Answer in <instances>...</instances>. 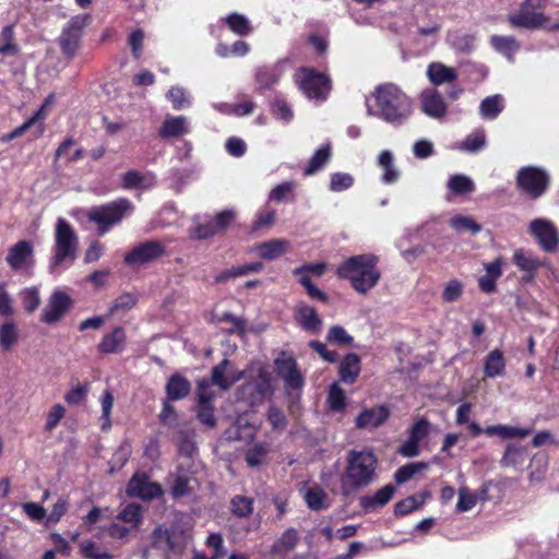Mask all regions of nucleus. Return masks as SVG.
Instances as JSON below:
<instances>
[{
  "label": "nucleus",
  "instance_id": "nucleus-8",
  "mask_svg": "<svg viewBox=\"0 0 559 559\" xmlns=\"http://www.w3.org/2000/svg\"><path fill=\"white\" fill-rule=\"evenodd\" d=\"M74 300L72 297L61 289L52 292L48 298L46 307L40 313V322L46 324H55L73 308Z\"/></svg>",
  "mask_w": 559,
  "mask_h": 559
},
{
  "label": "nucleus",
  "instance_id": "nucleus-24",
  "mask_svg": "<svg viewBox=\"0 0 559 559\" xmlns=\"http://www.w3.org/2000/svg\"><path fill=\"white\" fill-rule=\"evenodd\" d=\"M361 370V360L356 353L346 354L338 366L340 380L346 384H354Z\"/></svg>",
  "mask_w": 559,
  "mask_h": 559
},
{
  "label": "nucleus",
  "instance_id": "nucleus-23",
  "mask_svg": "<svg viewBox=\"0 0 559 559\" xmlns=\"http://www.w3.org/2000/svg\"><path fill=\"white\" fill-rule=\"evenodd\" d=\"M512 262L519 270L526 273V275L523 276L525 282L533 281L537 270L542 266V262L538 258L522 248L514 251Z\"/></svg>",
  "mask_w": 559,
  "mask_h": 559
},
{
  "label": "nucleus",
  "instance_id": "nucleus-4",
  "mask_svg": "<svg viewBox=\"0 0 559 559\" xmlns=\"http://www.w3.org/2000/svg\"><path fill=\"white\" fill-rule=\"evenodd\" d=\"M78 237L71 224L59 217L56 224L55 253L51 260V269L61 265L66 261L73 262L76 258Z\"/></svg>",
  "mask_w": 559,
  "mask_h": 559
},
{
  "label": "nucleus",
  "instance_id": "nucleus-60",
  "mask_svg": "<svg viewBox=\"0 0 559 559\" xmlns=\"http://www.w3.org/2000/svg\"><path fill=\"white\" fill-rule=\"evenodd\" d=\"M477 503V498L467 488L461 487L459 489V500L456 503L457 512H466L472 510Z\"/></svg>",
  "mask_w": 559,
  "mask_h": 559
},
{
  "label": "nucleus",
  "instance_id": "nucleus-36",
  "mask_svg": "<svg viewBox=\"0 0 559 559\" xmlns=\"http://www.w3.org/2000/svg\"><path fill=\"white\" fill-rule=\"evenodd\" d=\"M485 433L489 437L498 436L502 439H513V438H525L531 433V430L527 428H519L508 425H496L488 426L485 429Z\"/></svg>",
  "mask_w": 559,
  "mask_h": 559
},
{
  "label": "nucleus",
  "instance_id": "nucleus-41",
  "mask_svg": "<svg viewBox=\"0 0 559 559\" xmlns=\"http://www.w3.org/2000/svg\"><path fill=\"white\" fill-rule=\"evenodd\" d=\"M147 177L135 169L126 171L121 177V187L124 190H144L151 185L146 183Z\"/></svg>",
  "mask_w": 559,
  "mask_h": 559
},
{
  "label": "nucleus",
  "instance_id": "nucleus-63",
  "mask_svg": "<svg viewBox=\"0 0 559 559\" xmlns=\"http://www.w3.org/2000/svg\"><path fill=\"white\" fill-rule=\"evenodd\" d=\"M88 392V384H81L78 383V385L70 391H68L64 395V401L70 405H79L81 404L87 395Z\"/></svg>",
  "mask_w": 559,
  "mask_h": 559
},
{
  "label": "nucleus",
  "instance_id": "nucleus-31",
  "mask_svg": "<svg viewBox=\"0 0 559 559\" xmlns=\"http://www.w3.org/2000/svg\"><path fill=\"white\" fill-rule=\"evenodd\" d=\"M400 108L401 107H367L369 115L379 117L393 124H401L411 114L407 108L404 107V110H400Z\"/></svg>",
  "mask_w": 559,
  "mask_h": 559
},
{
  "label": "nucleus",
  "instance_id": "nucleus-13",
  "mask_svg": "<svg viewBox=\"0 0 559 559\" xmlns=\"http://www.w3.org/2000/svg\"><path fill=\"white\" fill-rule=\"evenodd\" d=\"M182 538L183 532L162 525L155 527L152 532L153 547L167 554L180 551L183 548L182 543H180Z\"/></svg>",
  "mask_w": 559,
  "mask_h": 559
},
{
  "label": "nucleus",
  "instance_id": "nucleus-3",
  "mask_svg": "<svg viewBox=\"0 0 559 559\" xmlns=\"http://www.w3.org/2000/svg\"><path fill=\"white\" fill-rule=\"evenodd\" d=\"M134 205L127 198H119L106 204L92 206L86 213L87 221L96 224L97 234L104 236L127 214H131Z\"/></svg>",
  "mask_w": 559,
  "mask_h": 559
},
{
  "label": "nucleus",
  "instance_id": "nucleus-40",
  "mask_svg": "<svg viewBox=\"0 0 559 559\" xmlns=\"http://www.w3.org/2000/svg\"><path fill=\"white\" fill-rule=\"evenodd\" d=\"M331 157L330 144L321 145L310 158L308 165L305 168V175H313L320 170Z\"/></svg>",
  "mask_w": 559,
  "mask_h": 559
},
{
  "label": "nucleus",
  "instance_id": "nucleus-34",
  "mask_svg": "<svg viewBox=\"0 0 559 559\" xmlns=\"http://www.w3.org/2000/svg\"><path fill=\"white\" fill-rule=\"evenodd\" d=\"M262 270H263L262 262L246 263L243 265H237V266H233L230 269L224 270L223 272H221L217 275L216 281L217 282H226L229 278L245 276L250 273H259Z\"/></svg>",
  "mask_w": 559,
  "mask_h": 559
},
{
  "label": "nucleus",
  "instance_id": "nucleus-42",
  "mask_svg": "<svg viewBox=\"0 0 559 559\" xmlns=\"http://www.w3.org/2000/svg\"><path fill=\"white\" fill-rule=\"evenodd\" d=\"M326 403L332 412H343L347 405L345 391L337 384L333 383L328 392Z\"/></svg>",
  "mask_w": 559,
  "mask_h": 559
},
{
  "label": "nucleus",
  "instance_id": "nucleus-27",
  "mask_svg": "<svg viewBox=\"0 0 559 559\" xmlns=\"http://www.w3.org/2000/svg\"><path fill=\"white\" fill-rule=\"evenodd\" d=\"M33 254V246L27 240H20L9 249L7 262L12 270L23 267L27 258Z\"/></svg>",
  "mask_w": 559,
  "mask_h": 559
},
{
  "label": "nucleus",
  "instance_id": "nucleus-59",
  "mask_svg": "<svg viewBox=\"0 0 559 559\" xmlns=\"http://www.w3.org/2000/svg\"><path fill=\"white\" fill-rule=\"evenodd\" d=\"M430 431V423L427 418L420 417L415 420L409 429V437L419 443L428 437Z\"/></svg>",
  "mask_w": 559,
  "mask_h": 559
},
{
  "label": "nucleus",
  "instance_id": "nucleus-1",
  "mask_svg": "<svg viewBox=\"0 0 559 559\" xmlns=\"http://www.w3.org/2000/svg\"><path fill=\"white\" fill-rule=\"evenodd\" d=\"M378 457L371 449L350 450L346 456V466L341 476V489L344 496L371 485L377 478Z\"/></svg>",
  "mask_w": 559,
  "mask_h": 559
},
{
  "label": "nucleus",
  "instance_id": "nucleus-5",
  "mask_svg": "<svg viewBox=\"0 0 559 559\" xmlns=\"http://www.w3.org/2000/svg\"><path fill=\"white\" fill-rule=\"evenodd\" d=\"M516 188L532 200L540 198L548 189V174L535 166L522 167L515 179Z\"/></svg>",
  "mask_w": 559,
  "mask_h": 559
},
{
  "label": "nucleus",
  "instance_id": "nucleus-62",
  "mask_svg": "<svg viewBox=\"0 0 559 559\" xmlns=\"http://www.w3.org/2000/svg\"><path fill=\"white\" fill-rule=\"evenodd\" d=\"M523 455V449L515 444H508L501 459L503 466H515L520 463Z\"/></svg>",
  "mask_w": 559,
  "mask_h": 559
},
{
  "label": "nucleus",
  "instance_id": "nucleus-28",
  "mask_svg": "<svg viewBox=\"0 0 559 559\" xmlns=\"http://www.w3.org/2000/svg\"><path fill=\"white\" fill-rule=\"evenodd\" d=\"M427 76L433 85H441L454 82L457 79V72L454 68L441 62H432L427 68Z\"/></svg>",
  "mask_w": 559,
  "mask_h": 559
},
{
  "label": "nucleus",
  "instance_id": "nucleus-20",
  "mask_svg": "<svg viewBox=\"0 0 559 559\" xmlns=\"http://www.w3.org/2000/svg\"><path fill=\"white\" fill-rule=\"evenodd\" d=\"M396 488L392 484H388L377 490L373 495H366L359 498V506L366 512L370 513L379 508L386 506L393 498Z\"/></svg>",
  "mask_w": 559,
  "mask_h": 559
},
{
  "label": "nucleus",
  "instance_id": "nucleus-7",
  "mask_svg": "<svg viewBox=\"0 0 559 559\" xmlns=\"http://www.w3.org/2000/svg\"><path fill=\"white\" fill-rule=\"evenodd\" d=\"M126 493L130 498L152 501L163 497L164 490L160 484L151 480L147 473L136 472L129 479L126 487Z\"/></svg>",
  "mask_w": 559,
  "mask_h": 559
},
{
  "label": "nucleus",
  "instance_id": "nucleus-64",
  "mask_svg": "<svg viewBox=\"0 0 559 559\" xmlns=\"http://www.w3.org/2000/svg\"><path fill=\"white\" fill-rule=\"evenodd\" d=\"M192 492V488L189 486V478L186 476H177L174 479V484L170 488L173 498L178 499L181 497L189 496Z\"/></svg>",
  "mask_w": 559,
  "mask_h": 559
},
{
  "label": "nucleus",
  "instance_id": "nucleus-25",
  "mask_svg": "<svg viewBox=\"0 0 559 559\" xmlns=\"http://www.w3.org/2000/svg\"><path fill=\"white\" fill-rule=\"evenodd\" d=\"M191 392L190 381L182 374L173 373L165 385L166 397L169 401H180L186 399Z\"/></svg>",
  "mask_w": 559,
  "mask_h": 559
},
{
  "label": "nucleus",
  "instance_id": "nucleus-54",
  "mask_svg": "<svg viewBox=\"0 0 559 559\" xmlns=\"http://www.w3.org/2000/svg\"><path fill=\"white\" fill-rule=\"evenodd\" d=\"M40 295L37 287L26 288L22 293V305L26 312L33 313L40 305Z\"/></svg>",
  "mask_w": 559,
  "mask_h": 559
},
{
  "label": "nucleus",
  "instance_id": "nucleus-38",
  "mask_svg": "<svg viewBox=\"0 0 559 559\" xmlns=\"http://www.w3.org/2000/svg\"><path fill=\"white\" fill-rule=\"evenodd\" d=\"M428 493L413 495L397 501L394 506V514L396 516H405L411 512L420 509Z\"/></svg>",
  "mask_w": 559,
  "mask_h": 559
},
{
  "label": "nucleus",
  "instance_id": "nucleus-52",
  "mask_svg": "<svg viewBox=\"0 0 559 559\" xmlns=\"http://www.w3.org/2000/svg\"><path fill=\"white\" fill-rule=\"evenodd\" d=\"M326 341L340 346H349L353 344L354 338L341 325H333L329 329Z\"/></svg>",
  "mask_w": 559,
  "mask_h": 559
},
{
  "label": "nucleus",
  "instance_id": "nucleus-46",
  "mask_svg": "<svg viewBox=\"0 0 559 559\" xmlns=\"http://www.w3.org/2000/svg\"><path fill=\"white\" fill-rule=\"evenodd\" d=\"M224 21L229 29L239 36L247 35L251 31L249 20L242 14L231 13Z\"/></svg>",
  "mask_w": 559,
  "mask_h": 559
},
{
  "label": "nucleus",
  "instance_id": "nucleus-35",
  "mask_svg": "<svg viewBox=\"0 0 559 559\" xmlns=\"http://www.w3.org/2000/svg\"><path fill=\"white\" fill-rule=\"evenodd\" d=\"M230 365V361L228 359H223L219 364L215 365L212 368V376H211V384L218 386L222 390H228L237 380L241 379L242 372L239 373L237 378H234L231 380H228L225 377V372L227 370V367Z\"/></svg>",
  "mask_w": 559,
  "mask_h": 559
},
{
  "label": "nucleus",
  "instance_id": "nucleus-50",
  "mask_svg": "<svg viewBox=\"0 0 559 559\" xmlns=\"http://www.w3.org/2000/svg\"><path fill=\"white\" fill-rule=\"evenodd\" d=\"M448 187L455 194H466L474 190V182L464 175H454L449 179Z\"/></svg>",
  "mask_w": 559,
  "mask_h": 559
},
{
  "label": "nucleus",
  "instance_id": "nucleus-2",
  "mask_svg": "<svg viewBox=\"0 0 559 559\" xmlns=\"http://www.w3.org/2000/svg\"><path fill=\"white\" fill-rule=\"evenodd\" d=\"M379 258L373 253L356 254L345 259L336 269L338 278L347 280L352 288L359 294H367L376 287L381 278L378 269Z\"/></svg>",
  "mask_w": 559,
  "mask_h": 559
},
{
  "label": "nucleus",
  "instance_id": "nucleus-26",
  "mask_svg": "<svg viewBox=\"0 0 559 559\" xmlns=\"http://www.w3.org/2000/svg\"><path fill=\"white\" fill-rule=\"evenodd\" d=\"M190 132L189 122L183 116L167 117L159 130L158 135L162 139L181 138Z\"/></svg>",
  "mask_w": 559,
  "mask_h": 559
},
{
  "label": "nucleus",
  "instance_id": "nucleus-18",
  "mask_svg": "<svg viewBox=\"0 0 559 559\" xmlns=\"http://www.w3.org/2000/svg\"><path fill=\"white\" fill-rule=\"evenodd\" d=\"M127 346V331L123 326H115L110 332L105 333L97 344V352L102 355L120 354Z\"/></svg>",
  "mask_w": 559,
  "mask_h": 559
},
{
  "label": "nucleus",
  "instance_id": "nucleus-10",
  "mask_svg": "<svg viewBox=\"0 0 559 559\" xmlns=\"http://www.w3.org/2000/svg\"><path fill=\"white\" fill-rule=\"evenodd\" d=\"M284 355V353L282 354ZM277 374L284 380L287 391H299L305 385V379L298 369V364L293 356L277 357L274 360Z\"/></svg>",
  "mask_w": 559,
  "mask_h": 559
},
{
  "label": "nucleus",
  "instance_id": "nucleus-29",
  "mask_svg": "<svg viewBox=\"0 0 559 559\" xmlns=\"http://www.w3.org/2000/svg\"><path fill=\"white\" fill-rule=\"evenodd\" d=\"M378 166L382 168L383 173L381 180L385 185L395 183L400 179V170L394 165V155L391 151H381L378 155Z\"/></svg>",
  "mask_w": 559,
  "mask_h": 559
},
{
  "label": "nucleus",
  "instance_id": "nucleus-19",
  "mask_svg": "<svg viewBox=\"0 0 559 559\" xmlns=\"http://www.w3.org/2000/svg\"><path fill=\"white\" fill-rule=\"evenodd\" d=\"M46 107H39V109L28 118L24 123L13 129L11 132L5 133L1 140L3 142H8L14 140L16 138L22 136L27 130H32V134L34 139L39 138L44 133V120L45 115L44 110Z\"/></svg>",
  "mask_w": 559,
  "mask_h": 559
},
{
  "label": "nucleus",
  "instance_id": "nucleus-15",
  "mask_svg": "<svg viewBox=\"0 0 559 559\" xmlns=\"http://www.w3.org/2000/svg\"><path fill=\"white\" fill-rule=\"evenodd\" d=\"M210 383L207 380L202 379L198 381L197 395L199 408L197 412V418L206 427L214 428L216 426L214 407L212 405L214 395L207 392Z\"/></svg>",
  "mask_w": 559,
  "mask_h": 559
},
{
  "label": "nucleus",
  "instance_id": "nucleus-33",
  "mask_svg": "<svg viewBox=\"0 0 559 559\" xmlns=\"http://www.w3.org/2000/svg\"><path fill=\"white\" fill-rule=\"evenodd\" d=\"M288 241L284 239H272L264 241L257 247L259 255L264 260H274L287 250Z\"/></svg>",
  "mask_w": 559,
  "mask_h": 559
},
{
  "label": "nucleus",
  "instance_id": "nucleus-9",
  "mask_svg": "<svg viewBox=\"0 0 559 559\" xmlns=\"http://www.w3.org/2000/svg\"><path fill=\"white\" fill-rule=\"evenodd\" d=\"M166 247L162 241L146 240L127 252L124 263L130 266L144 265L158 260L166 255Z\"/></svg>",
  "mask_w": 559,
  "mask_h": 559
},
{
  "label": "nucleus",
  "instance_id": "nucleus-58",
  "mask_svg": "<svg viewBox=\"0 0 559 559\" xmlns=\"http://www.w3.org/2000/svg\"><path fill=\"white\" fill-rule=\"evenodd\" d=\"M298 282L305 287L308 296L311 298V299H314V300H318V301H321V302H328L329 300V296L322 292L321 289H319L311 281L310 276L309 275H301L299 278H298Z\"/></svg>",
  "mask_w": 559,
  "mask_h": 559
},
{
  "label": "nucleus",
  "instance_id": "nucleus-39",
  "mask_svg": "<svg viewBox=\"0 0 559 559\" xmlns=\"http://www.w3.org/2000/svg\"><path fill=\"white\" fill-rule=\"evenodd\" d=\"M253 498L236 495L230 499V512L238 519H247L253 513Z\"/></svg>",
  "mask_w": 559,
  "mask_h": 559
},
{
  "label": "nucleus",
  "instance_id": "nucleus-30",
  "mask_svg": "<svg viewBox=\"0 0 559 559\" xmlns=\"http://www.w3.org/2000/svg\"><path fill=\"white\" fill-rule=\"evenodd\" d=\"M506 370V359L501 349L496 348L485 357L484 373L487 378L502 376Z\"/></svg>",
  "mask_w": 559,
  "mask_h": 559
},
{
  "label": "nucleus",
  "instance_id": "nucleus-44",
  "mask_svg": "<svg viewBox=\"0 0 559 559\" xmlns=\"http://www.w3.org/2000/svg\"><path fill=\"white\" fill-rule=\"evenodd\" d=\"M80 552L86 559H112L114 556L95 542L85 540L80 545Z\"/></svg>",
  "mask_w": 559,
  "mask_h": 559
},
{
  "label": "nucleus",
  "instance_id": "nucleus-57",
  "mask_svg": "<svg viewBox=\"0 0 559 559\" xmlns=\"http://www.w3.org/2000/svg\"><path fill=\"white\" fill-rule=\"evenodd\" d=\"M354 185V178L347 173H333L331 175L330 190L341 192L349 189Z\"/></svg>",
  "mask_w": 559,
  "mask_h": 559
},
{
  "label": "nucleus",
  "instance_id": "nucleus-16",
  "mask_svg": "<svg viewBox=\"0 0 559 559\" xmlns=\"http://www.w3.org/2000/svg\"><path fill=\"white\" fill-rule=\"evenodd\" d=\"M259 378L258 381L247 382L238 389L240 399L246 400L250 405L263 402L272 391L269 376L265 372H260Z\"/></svg>",
  "mask_w": 559,
  "mask_h": 559
},
{
  "label": "nucleus",
  "instance_id": "nucleus-45",
  "mask_svg": "<svg viewBox=\"0 0 559 559\" xmlns=\"http://www.w3.org/2000/svg\"><path fill=\"white\" fill-rule=\"evenodd\" d=\"M490 41L496 50L508 58H511L519 49V44L513 37L495 35Z\"/></svg>",
  "mask_w": 559,
  "mask_h": 559
},
{
  "label": "nucleus",
  "instance_id": "nucleus-56",
  "mask_svg": "<svg viewBox=\"0 0 559 559\" xmlns=\"http://www.w3.org/2000/svg\"><path fill=\"white\" fill-rule=\"evenodd\" d=\"M136 304V298L129 293H124L118 296L108 309V316H114L118 311H128L132 309Z\"/></svg>",
  "mask_w": 559,
  "mask_h": 559
},
{
  "label": "nucleus",
  "instance_id": "nucleus-43",
  "mask_svg": "<svg viewBox=\"0 0 559 559\" xmlns=\"http://www.w3.org/2000/svg\"><path fill=\"white\" fill-rule=\"evenodd\" d=\"M486 145V134L483 129H477L468 134L461 143L460 148L465 152L475 153L483 150Z\"/></svg>",
  "mask_w": 559,
  "mask_h": 559
},
{
  "label": "nucleus",
  "instance_id": "nucleus-6",
  "mask_svg": "<svg viewBox=\"0 0 559 559\" xmlns=\"http://www.w3.org/2000/svg\"><path fill=\"white\" fill-rule=\"evenodd\" d=\"M299 88L308 96L309 99L325 100L331 91L330 79L316 72L313 69L302 68L295 76Z\"/></svg>",
  "mask_w": 559,
  "mask_h": 559
},
{
  "label": "nucleus",
  "instance_id": "nucleus-14",
  "mask_svg": "<svg viewBox=\"0 0 559 559\" xmlns=\"http://www.w3.org/2000/svg\"><path fill=\"white\" fill-rule=\"evenodd\" d=\"M83 20L79 16L71 19L63 27L58 38L60 48L68 58L74 57L82 36Z\"/></svg>",
  "mask_w": 559,
  "mask_h": 559
},
{
  "label": "nucleus",
  "instance_id": "nucleus-55",
  "mask_svg": "<svg viewBox=\"0 0 559 559\" xmlns=\"http://www.w3.org/2000/svg\"><path fill=\"white\" fill-rule=\"evenodd\" d=\"M451 227L457 231L468 230L473 235L481 230V226L469 216L457 215L451 219Z\"/></svg>",
  "mask_w": 559,
  "mask_h": 559
},
{
  "label": "nucleus",
  "instance_id": "nucleus-47",
  "mask_svg": "<svg viewBox=\"0 0 559 559\" xmlns=\"http://www.w3.org/2000/svg\"><path fill=\"white\" fill-rule=\"evenodd\" d=\"M427 467L424 462L408 463L399 467L394 473V480L396 484L402 485L414 477L420 469Z\"/></svg>",
  "mask_w": 559,
  "mask_h": 559
},
{
  "label": "nucleus",
  "instance_id": "nucleus-12",
  "mask_svg": "<svg viewBox=\"0 0 559 559\" xmlns=\"http://www.w3.org/2000/svg\"><path fill=\"white\" fill-rule=\"evenodd\" d=\"M509 21L513 26L516 27H544L548 31L559 29V21L557 23H550L548 17L544 13L535 12V10H530L524 7H521L519 13L511 15L509 17Z\"/></svg>",
  "mask_w": 559,
  "mask_h": 559
},
{
  "label": "nucleus",
  "instance_id": "nucleus-48",
  "mask_svg": "<svg viewBox=\"0 0 559 559\" xmlns=\"http://www.w3.org/2000/svg\"><path fill=\"white\" fill-rule=\"evenodd\" d=\"M102 404V430L107 431L111 428L110 414L114 406V395L110 391L106 390L100 396Z\"/></svg>",
  "mask_w": 559,
  "mask_h": 559
},
{
  "label": "nucleus",
  "instance_id": "nucleus-17",
  "mask_svg": "<svg viewBox=\"0 0 559 559\" xmlns=\"http://www.w3.org/2000/svg\"><path fill=\"white\" fill-rule=\"evenodd\" d=\"M390 414V408L386 405L364 408L355 419V427L357 429L378 428L389 419Z\"/></svg>",
  "mask_w": 559,
  "mask_h": 559
},
{
  "label": "nucleus",
  "instance_id": "nucleus-49",
  "mask_svg": "<svg viewBox=\"0 0 559 559\" xmlns=\"http://www.w3.org/2000/svg\"><path fill=\"white\" fill-rule=\"evenodd\" d=\"M299 537L298 533L294 527H289L284 531L282 536L275 542L274 548L277 551H290L298 544Z\"/></svg>",
  "mask_w": 559,
  "mask_h": 559
},
{
  "label": "nucleus",
  "instance_id": "nucleus-51",
  "mask_svg": "<svg viewBox=\"0 0 559 559\" xmlns=\"http://www.w3.org/2000/svg\"><path fill=\"white\" fill-rule=\"evenodd\" d=\"M118 519L122 522L130 523L134 526L142 522V507L139 503L127 504L118 515Z\"/></svg>",
  "mask_w": 559,
  "mask_h": 559
},
{
  "label": "nucleus",
  "instance_id": "nucleus-37",
  "mask_svg": "<svg viewBox=\"0 0 559 559\" xmlns=\"http://www.w3.org/2000/svg\"><path fill=\"white\" fill-rule=\"evenodd\" d=\"M270 451V444L265 442L254 443L247 450L245 454V461L249 467H258L266 463Z\"/></svg>",
  "mask_w": 559,
  "mask_h": 559
},
{
  "label": "nucleus",
  "instance_id": "nucleus-22",
  "mask_svg": "<svg viewBox=\"0 0 559 559\" xmlns=\"http://www.w3.org/2000/svg\"><path fill=\"white\" fill-rule=\"evenodd\" d=\"M295 319L307 332L318 333L322 328V320L317 310L302 301L296 306Z\"/></svg>",
  "mask_w": 559,
  "mask_h": 559
},
{
  "label": "nucleus",
  "instance_id": "nucleus-61",
  "mask_svg": "<svg viewBox=\"0 0 559 559\" xmlns=\"http://www.w3.org/2000/svg\"><path fill=\"white\" fill-rule=\"evenodd\" d=\"M66 416V408L62 404H55L49 413L47 414V419L45 424L46 431H52L60 423V420Z\"/></svg>",
  "mask_w": 559,
  "mask_h": 559
},
{
  "label": "nucleus",
  "instance_id": "nucleus-53",
  "mask_svg": "<svg viewBox=\"0 0 559 559\" xmlns=\"http://www.w3.org/2000/svg\"><path fill=\"white\" fill-rule=\"evenodd\" d=\"M17 340L16 325L13 322H5L0 326V345L9 350Z\"/></svg>",
  "mask_w": 559,
  "mask_h": 559
},
{
  "label": "nucleus",
  "instance_id": "nucleus-11",
  "mask_svg": "<svg viewBox=\"0 0 559 559\" xmlns=\"http://www.w3.org/2000/svg\"><path fill=\"white\" fill-rule=\"evenodd\" d=\"M530 233L536 238L542 249L546 252H555L559 245V233L552 223L536 218L530 224Z\"/></svg>",
  "mask_w": 559,
  "mask_h": 559
},
{
  "label": "nucleus",
  "instance_id": "nucleus-32",
  "mask_svg": "<svg viewBox=\"0 0 559 559\" xmlns=\"http://www.w3.org/2000/svg\"><path fill=\"white\" fill-rule=\"evenodd\" d=\"M304 499L307 507L312 511H321L330 507L326 492L317 485L306 489Z\"/></svg>",
  "mask_w": 559,
  "mask_h": 559
},
{
  "label": "nucleus",
  "instance_id": "nucleus-21",
  "mask_svg": "<svg viewBox=\"0 0 559 559\" xmlns=\"http://www.w3.org/2000/svg\"><path fill=\"white\" fill-rule=\"evenodd\" d=\"M373 97L378 105H402L408 100L402 88L391 82L376 86Z\"/></svg>",
  "mask_w": 559,
  "mask_h": 559
}]
</instances>
